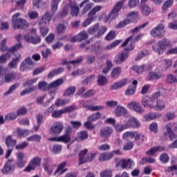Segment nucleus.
I'll return each mask as SVG.
<instances>
[{
	"instance_id": "obj_1",
	"label": "nucleus",
	"mask_w": 177,
	"mask_h": 177,
	"mask_svg": "<svg viewBox=\"0 0 177 177\" xmlns=\"http://www.w3.org/2000/svg\"><path fill=\"white\" fill-rule=\"evenodd\" d=\"M21 16V13L17 12L13 15L12 17V24L14 30L19 28H27L28 27V22L23 18H19Z\"/></svg>"
},
{
	"instance_id": "obj_2",
	"label": "nucleus",
	"mask_w": 177,
	"mask_h": 177,
	"mask_svg": "<svg viewBox=\"0 0 177 177\" xmlns=\"http://www.w3.org/2000/svg\"><path fill=\"white\" fill-rule=\"evenodd\" d=\"M52 20V17L48 14L46 13L43 17L39 21V27L40 30V34L42 37H45L49 32V28L46 26V24H49Z\"/></svg>"
},
{
	"instance_id": "obj_3",
	"label": "nucleus",
	"mask_w": 177,
	"mask_h": 177,
	"mask_svg": "<svg viewBox=\"0 0 177 177\" xmlns=\"http://www.w3.org/2000/svg\"><path fill=\"white\" fill-rule=\"evenodd\" d=\"M63 79H58L48 85V83L45 81L39 82L38 84V90L46 92V91H50V89H55L60 86L63 84Z\"/></svg>"
},
{
	"instance_id": "obj_4",
	"label": "nucleus",
	"mask_w": 177,
	"mask_h": 177,
	"mask_svg": "<svg viewBox=\"0 0 177 177\" xmlns=\"http://www.w3.org/2000/svg\"><path fill=\"white\" fill-rule=\"evenodd\" d=\"M171 42L167 39H163L160 41H158L157 44L153 46V50H154L158 55H162L167 48H169Z\"/></svg>"
},
{
	"instance_id": "obj_5",
	"label": "nucleus",
	"mask_w": 177,
	"mask_h": 177,
	"mask_svg": "<svg viewBox=\"0 0 177 177\" xmlns=\"http://www.w3.org/2000/svg\"><path fill=\"white\" fill-rule=\"evenodd\" d=\"M150 35L153 38H158V39L164 37V35H165V27L162 24L156 26L151 30Z\"/></svg>"
},
{
	"instance_id": "obj_6",
	"label": "nucleus",
	"mask_w": 177,
	"mask_h": 177,
	"mask_svg": "<svg viewBox=\"0 0 177 177\" xmlns=\"http://www.w3.org/2000/svg\"><path fill=\"white\" fill-rule=\"evenodd\" d=\"M123 5L124 1H119L118 3H116L110 14L106 17V21H109V20H115V19L118 17V12L121 10Z\"/></svg>"
},
{
	"instance_id": "obj_7",
	"label": "nucleus",
	"mask_w": 177,
	"mask_h": 177,
	"mask_svg": "<svg viewBox=\"0 0 177 177\" xmlns=\"http://www.w3.org/2000/svg\"><path fill=\"white\" fill-rule=\"evenodd\" d=\"M74 110H77V106L71 105L62 109L54 111L52 113V117L53 118H60L63 114H66V113H71V111H74Z\"/></svg>"
},
{
	"instance_id": "obj_8",
	"label": "nucleus",
	"mask_w": 177,
	"mask_h": 177,
	"mask_svg": "<svg viewBox=\"0 0 177 177\" xmlns=\"http://www.w3.org/2000/svg\"><path fill=\"white\" fill-rule=\"evenodd\" d=\"M88 45H89V41H86L80 44V48L81 49L86 48L85 50H90V52H95V53H99V52H102V50H103L102 46L97 43H95L90 46H88Z\"/></svg>"
},
{
	"instance_id": "obj_9",
	"label": "nucleus",
	"mask_w": 177,
	"mask_h": 177,
	"mask_svg": "<svg viewBox=\"0 0 177 177\" xmlns=\"http://www.w3.org/2000/svg\"><path fill=\"white\" fill-rule=\"evenodd\" d=\"M38 81L37 78L28 80L25 83H24V86H30V88H26L22 91L20 93L21 96H24V95H28L31 92L35 91V88L32 86L33 84H35Z\"/></svg>"
},
{
	"instance_id": "obj_10",
	"label": "nucleus",
	"mask_w": 177,
	"mask_h": 177,
	"mask_svg": "<svg viewBox=\"0 0 177 177\" xmlns=\"http://www.w3.org/2000/svg\"><path fill=\"white\" fill-rule=\"evenodd\" d=\"M41 158L38 156L33 158L30 160V164L24 169V172H30L31 171H34L37 167H39V165H41Z\"/></svg>"
},
{
	"instance_id": "obj_11",
	"label": "nucleus",
	"mask_w": 177,
	"mask_h": 177,
	"mask_svg": "<svg viewBox=\"0 0 177 177\" xmlns=\"http://www.w3.org/2000/svg\"><path fill=\"white\" fill-rule=\"evenodd\" d=\"M89 103H91L89 100L81 101L82 107L89 111H100L104 109V106H93L92 104H89Z\"/></svg>"
},
{
	"instance_id": "obj_12",
	"label": "nucleus",
	"mask_w": 177,
	"mask_h": 177,
	"mask_svg": "<svg viewBox=\"0 0 177 177\" xmlns=\"http://www.w3.org/2000/svg\"><path fill=\"white\" fill-rule=\"evenodd\" d=\"M12 160H8V162L4 165L1 169V172L3 174V175H9L15 172L16 167L15 165L12 164Z\"/></svg>"
},
{
	"instance_id": "obj_13",
	"label": "nucleus",
	"mask_w": 177,
	"mask_h": 177,
	"mask_svg": "<svg viewBox=\"0 0 177 177\" xmlns=\"http://www.w3.org/2000/svg\"><path fill=\"white\" fill-rule=\"evenodd\" d=\"M135 165V162L131 159H122L117 162L116 167H121L122 169H125L129 167V169H132V167Z\"/></svg>"
},
{
	"instance_id": "obj_14",
	"label": "nucleus",
	"mask_w": 177,
	"mask_h": 177,
	"mask_svg": "<svg viewBox=\"0 0 177 177\" xmlns=\"http://www.w3.org/2000/svg\"><path fill=\"white\" fill-rule=\"evenodd\" d=\"M64 128V126H63L62 122H56L51 126L50 133H51L53 135H59V133L63 132Z\"/></svg>"
},
{
	"instance_id": "obj_15",
	"label": "nucleus",
	"mask_w": 177,
	"mask_h": 177,
	"mask_svg": "<svg viewBox=\"0 0 177 177\" xmlns=\"http://www.w3.org/2000/svg\"><path fill=\"white\" fill-rule=\"evenodd\" d=\"M127 109L133 110L134 111H136V113H138V114H143L145 113V109L142 108L140 104L136 102H131L127 104Z\"/></svg>"
},
{
	"instance_id": "obj_16",
	"label": "nucleus",
	"mask_w": 177,
	"mask_h": 177,
	"mask_svg": "<svg viewBox=\"0 0 177 177\" xmlns=\"http://www.w3.org/2000/svg\"><path fill=\"white\" fill-rule=\"evenodd\" d=\"M141 103L143 107H147V109H149V110H153V109H156V105H154L153 100L148 96L143 97Z\"/></svg>"
},
{
	"instance_id": "obj_17",
	"label": "nucleus",
	"mask_w": 177,
	"mask_h": 177,
	"mask_svg": "<svg viewBox=\"0 0 177 177\" xmlns=\"http://www.w3.org/2000/svg\"><path fill=\"white\" fill-rule=\"evenodd\" d=\"M32 64H34L32 59H31V57H28L21 64L19 70H20V71H28V70H30V66H32Z\"/></svg>"
},
{
	"instance_id": "obj_18",
	"label": "nucleus",
	"mask_w": 177,
	"mask_h": 177,
	"mask_svg": "<svg viewBox=\"0 0 177 177\" xmlns=\"http://www.w3.org/2000/svg\"><path fill=\"white\" fill-rule=\"evenodd\" d=\"M128 53H121L115 57L113 63H115L118 66L121 65L122 63H124V62H125V60L128 59Z\"/></svg>"
},
{
	"instance_id": "obj_19",
	"label": "nucleus",
	"mask_w": 177,
	"mask_h": 177,
	"mask_svg": "<svg viewBox=\"0 0 177 177\" xmlns=\"http://www.w3.org/2000/svg\"><path fill=\"white\" fill-rule=\"evenodd\" d=\"M93 6V3H89V0L82 1L80 4V8H84L82 11V14L86 15V13H88V12H89V10L92 9Z\"/></svg>"
},
{
	"instance_id": "obj_20",
	"label": "nucleus",
	"mask_w": 177,
	"mask_h": 177,
	"mask_svg": "<svg viewBox=\"0 0 177 177\" xmlns=\"http://www.w3.org/2000/svg\"><path fill=\"white\" fill-rule=\"evenodd\" d=\"M114 113L116 117H121L122 115L128 117L129 115L128 110L122 106H118L114 111Z\"/></svg>"
},
{
	"instance_id": "obj_21",
	"label": "nucleus",
	"mask_w": 177,
	"mask_h": 177,
	"mask_svg": "<svg viewBox=\"0 0 177 177\" xmlns=\"http://www.w3.org/2000/svg\"><path fill=\"white\" fill-rule=\"evenodd\" d=\"M70 131H71V129L70 127H68L66 129V133L59 137H57V142H62L63 143H70V142L71 141V136L70 135V133H68Z\"/></svg>"
},
{
	"instance_id": "obj_22",
	"label": "nucleus",
	"mask_w": 177,
	"mask_h": 177,
	"mask_svg": "<svg viewBox=\"0 0 177 177\" xmlns=\"http://www.w3.org/2000/svg\"><path fill=\"white\" fill-rule=\"evenodd\" d=\"M127 128H135L136 129H138V128H140V122L138 120V119L135 118H130L129 120L127 122Z\"/></svg>"
},
{
	"instance_id": "obj_23",
	"label": "nucleus",
	"mask_w": 177,
	"mask_h": 177,
	"mask_svg": "<svg viewBox=\"0 0 177 177\" xmlns=\"http://www.w3.org/2000/svg\"><path fill=\"white\" fill-rule=\"evenodd\" d=\"M17 168H24L26 167V160H24V153L18 152L17 153Z\"/></svg>"
},
{
	"instance_id": "obj_24",
	"label": "nucleus",
	"mask_w": 177,
	"mask_h": 177,
	"mask_svg": "<svg viewBox=\"0 0 177 177\" xmlns=\"http://www.w3.org/2000/svg\"><path fill=\"white\" fill-rule=\"evenodd\" d=\"M68 5L71 9V15L75 17H77V16H78V13H80V8L77 5V3L70 0Z\"/></svg>"
},
{
	"instance_id": "obj_25",
	"label": "nucleus",
	"mask_w": 177,
	"mask_h": 177,
	"mask_svg": "<svg viewBox=\"0 0 177 177\" xmlns=\"http://www.w3.org/2000/svg\"><path fill=\"white\" fill-rule=\"evenodd\" d=\"M24 40L29 42V44L37 45V44H39L41 42V37L38 35L32 37L29 35H26L24 36Z\"/></svg>"
},
{
	"instance_id": "obj_26",
	"label": "nucleus",
	"mask_w": 177,
	"mask_h": 177,
	"mask_svg": "<svg viewBox=\"0 0 177 177\" xmlns=\"http://www.w3.org/2000/svg\"><path fill=\"white\" fill-rule=\"evenodd\" d=\"M131 69L133 70V71H136V73H137V74H142V73H143V71H147L149 70H151V66H150V65H141L140 66H133L131 67Z\"/></svg>"
},
{
	"instance_id": "obj_27",
	"label": "nucleus",
	"mask_w": 177,
	"mask_h": 177,
	"mask_svg": "<svg viewBox=\"0 0 177 177\" xmlns=\"http://www.w3.org/2000/svg\"><path fill=\"white\" fill-rule=\"evenodd\" d=\"M111 133H113V129L109 127L101 129L100 131V136H101V138H104V139L110 138L111 136Z\"/></svg>"
},
{
	"instance_id": "obj_28",
	"label": "nucleus",
	"mask_w": 177,
	"mask_h": 177,
	"mask_svg": "<svg viewBox=\"0 0 177 177\" xmlns=\"http://www.w3.org/2000/svg\"><path fill=\"white\" fill-rule=\"evenodd\" d=\"M165 128L167 130V133H165V136L169 135L170 140H174L176 139V135L172 132V123H169L165 126Z\"/></svg>"
},
{
	"instance_id": "obj_29",
	"label": "nucleus",
	"mask_w": 177,
	"mask_h": 177,
	"mask_svg": "<svg viewBox=\"0 0 177 177\" xmlns=\"http://www.w3.org/2000/svg\"><path fill=\"white\" fill-rule=\"evenodd\" d=\"M132 38H133V36H131L129 38L127 39V40L121 45L122 48H124V46H127L128 44L130 42V46L125 48L126 51L128 50H133L134 46L133 44H135V40H133Z\"/></svg>"
},
{
	"instance_id": "obj_30",
	"label": "nucleus",
	"mask_w": 177,
	"mask_h": 177,
	"mask_svg": "<svg viewBox=\"0 0 177 177\" xmlns=\"http://www.w3.org/2000/svg\"><path fill=\"white\" fill-rule=\"evenodd\" d=\"M140 9L142 15L145 17H147L151 13V8L147 4H140Z\"/></svg>"
},
{
	"instance_id": "obj_31",
	"label": "nucleus",
	"mask_w": 177,
	"mask_h": 177,
	"mask_svg": "<svg viewBox=\"0 0 177 177\" xmlns=\"http://www.w3.org/2000/svg\"><path fill=\"white\" fill-rule=\"evenodd\" d=\"M127 85V80L123 79L118 82L114 83L111 86V91H117V89H120L122 88V86H125Z\"/></svg>"
},
{
	"instance_id": "obj_32",
	"label": "nucleus",
	"mask_w": 177,
	"mask_h": 177,
	"mask_svg": "<svg viewBox=\"0 0 177 177\" xmlns=\"http://www.w3.org/2000/svg\"><path fill=\"white\" fill-rule=\"evenodd\" d=\"M165 148L164 147H154L146 152L147 156H154L157 151H164Z\"/></svg>"
},
{
	"instance_id": "obj_33",
	"label": "nucleus",
	"mask_w": 177,
	"mask_h": 177,
	"mask_svg": "<svg viewBox=\"0 0 177 177\" xmlns=\"http://www.w3.org/2000/svg\"><path fill=\"white\" fill-rule=\"evenodd\" d=\"M17 75L16 73L15 72H10V73H6L4 75V80L6 82H10L12 81H15L17 78Z\"/></svg>"
},
{
	"instance_id": "obj_34",
	"label": "nucleus",
	"mask_w": 177,
	"mask_h": 177,
	"mask_svg": "<svg viewBox=\"0 0 177 177\" xmlns=\"http://www.w3.org/2000/svg\"><path fill=\"white\" fill-rule=\"evenodd\" d=\"M20 59H21V55H18L17 57H12V60L8 64L9 68H16V67H17L19 62H20Z\"/></svg>"
},
{
	"instance_id": "obj_35",
	"label": "nucleus",
	"mask_w": 177,
	"mask_h": 177,
	"mask_svg": "<svg viewBox=\"0 0 177 177\" xmlns=\"http://www.w3.org/2000/svg\"><path fill=\"white\" fill-rule=\"evenodd\" d=\"M86 153H88V149H83L79 153V165L85 164V160L87 157Z\"/></svg>"
},
{
	"instance_id": "obj_36",
	"label": "nucleus",
	"mask_w": 177,
	"mask_h": 177,
	"mask_svg": "<svg viewBox=\"0 0 177 177\" xmlns=\"http://www.w3.org/2000/svg\"><path fill=\"white\" fill-rule=\"evenodd\" d=\"M114 158V154L111 152L102 153L99 157L100 161H107Z\"/></svg>"
},
{
	"instance_id": "obj_37",
	"label": "nucleus",
	"mask_w": 177,
	"mask_h": 177,
	"mask_svg": "<svg viewBox=\"0 0 177 177\" xmlns=\"http://www.w3.org/2000/svg\"><path fill=\"white\" fill-rule=\"evenodd\" d=\"M96 19V17L92 15L91 12L88 13V17L85 19V21L82 23L83 27H88L90 24H92L93 21Z\"/></svg>"
},
{
	"instance_id": "obj_38",
	"label": "nucleus",
	"mask_w": 177,
	"mask_h": 177,
	"mask_svg": "<svg viewBox=\"0 0 177 177\" xmlns=\"http://www.w3.org/2000/svg\"><path fill=\"white\" fill-rule=\"evenodd\" d=\"M160 117H161V113H150L145 115V118L147 121H151L153 120L160 118Z\"/></svg>"
},
{
	"instance_id": "obj_39",
	"label": "nucleus",
	"mask_w": 177,
	"mask_h": 177,
	"mask_svg": "<svg viewBox=\"0 0 177 177\" xmlns=\"http://www.w3.org/2000/svg\"><path fill=\"white\" fill-rule=\"evenodd\" d=\"M82 60V57H80V58L72 61H67L66 59H63L62 61V65L66 66V64H73V66H75V64H80V63H81Z\"/></svg>"
},
{
	"instance_id": "obj_40",
	"label": "nucleus",
	"mask_w": 177,
	"mask_h": 177,
	"mask_svg": "<svg viewBox=\"0 0 177 177\" xmlns=\"http://www.w3.org/2000/svg\"><path fill=\"white\" fill-rule=\"evenodd\" d=\"M63 71H64V68L62 67L54 69L48 73V78H53V77H55V75H59V74H61V73H63Z\"/></svg>"
},
{
	"instance_id": "obj_41",
	"label": "nucleus",
	"mask_w": 177,
	"mask_h": 177,
	"mask_svg": "<svg viewBox=\"0 0 177 177\" xmlns=\"http://www.w3.org/2000/svg\"><path fill=\"white\" fill-rule=\"evenodd\" d=\"M108 82L109 80H107L106 76H104L103 75H98L97 85H99V86H104Z\"/></svg>"
},
{
	"instance_id": "obj_42",
	"label": "nucleus",
	"mask_w": 177,
	"mask_h": 177,
	"mask_svg": "<svg viewBox=\"0 0 177 177\" xmlns=\"http://www.w3.org/2000/svg\"><path fill=\"white\" fill-rule=\"evenodd\" d=\"M155 107L158 111H162V110H165V102L162 100H157Z\"/></svg>"
},
{
	"instance_id": "obj_43",
	"label": "nucleus",
	"mask_w": 177,
	"mask_h": 177,
	"mask_svg": "<svg viewBox=\"0 0 177 177\" xmlns=\"http://www.w3.org/2000/svg\"><path fill=\"white\" fill-rule=\"evenodd\" d=\"M113 127L115 128L116 132H122V131H125V129H128V124L127 122L124 124L116 123Z\"/></svg>"
},
{
	"instance_id": "obj_44",
	"label": "nucleus",
	"mask_w": 177,
	"mask_h": 177,
	"mask_svg": "<svg viewBox=\"0 0 177 177\" xmlns=\"http://www.w3.org/2000/svg\"><path fill=\"white\" fill-rule=\"evenodd\" d=\"M66 162H62L57 167V169L55 170L54 175H57V174H59V175H62L63 174H64V172H66V169L63 170V168L64 167H66Z\"/></svg>"
},
{
	"instance_id": "obj_45",
	"label": "nucleus",
	"mask_w": 177,
	"mask_h": 177,
	"mask_svg": "<svg viewBox=\"0 0 177 177\" xmlns=\"http://www.w3.org/2000/svg\"><path fill=\"white\" fill-rule=\"evenodd\" d=\"M88 118V121H91L93 122L97 121V120H100V118H102V113L100 112L93 113L92 115H89Z\"/></svg>"
},
{
	"instance_id": "obj_46",
	"label": "nucleus",
	"mask_w": 177,
	"mask_h": 177,
	"mask_svg": "<svg viewBox=\"0 0 177 177\" xmlns=\"http://www.w3.org/2000/svg\"><path fill=\"white\" fill-rule=\"evenodd\" d=\"M19 49H23V44H21V43H18L12 47L8 48V51L10 52V53H15L17 52V50H19Z\"/></svg>"
},
{
	"instance_id": "obj_47",
	"label": "nucleus",
	"mask_w": 177,
	"mask_h": 177,
	"mask_svg": "<svg viewBox=\"0 0 177 177\" xmlns=\"http://www.w3.org/2000/svg\"><path fill=\"white\" fill-rule=\"evenodd\" d=\"M121 74V67H115L111 71V77L112 78H118Z\"/></svg>"
},
{
	"instance_id": "obj_48",
	"label": "nucleus",
	"mask_w": 177,
	"mask_h": 177,
	"mask_svg": "<svg viewBox=\"0 0 177 177\" xmlns=\"http://www.w3.org/2000/svg\"><path fill=\"white\" fill-rule=\"evenodd\" d=\"M75 86H71L64 91V96H73L75 93Z\"/></svg>"
},
{
	"instance_id": "obj_49",
	"label": "nucleus",
	"mask_w": 177,
	"mask_h": 177,
	"mask_svg": "<svg viewBox=\"0 0 177 177\" xmlns=\"http://www.w3.org/2000/svg\"><path fill=\"white\" fill-rule=\"evenodd\" d=\"M162 77V75L161 74L156 73L154 72H151L148 75V80L149 81H153V80H160V78H161Z\"/></svg>"
},
{
	"instance_id": "obj_50",
	"label": "nucleus",
	"mask_w": 177,
	"mask_h": 177,
	"mask_svg": "<svg viewBox=\"0 0 177 177\" xmlns=\"http://www.w3.org/2000/svg\"><path fill=\"white\" fill-rule=\"evenodd\" d=\"M121 43V40H115L111 44L108 45L106 47L102 48V50H110L111 49H113V48H115L117 45H120Z\"/></svg>"
},
{
	"instance_id": "obj_51",
	"label": "nucleus",
	"mask_w": 177,
	"mask_h": 177,
	"mask_svg": "<svg viewBox=\"0 0 177 177\" xmlns=\"http://www.w3.org/2000/svg\"><path fill=\"white\" fill-rule=\"evenodd\" d=\"M62 0H53L51 2V10L53 13H56L57 12V8L59 6V3Z\"/></svg>"
},
{
	"instance_id": "obj_52",
	"label": "nucleus",
	"mask_w": 177,
	"mask_h": 177,
	"mask_svg": "<svg viewBox=\"0 0 177 177\" xmlns=\"http://www.w3.org/2000/svg\"><path fill=\"white\" fill-rule=\"evenodd\" d=\"M41 139H42V137L38 134H35V135H33V136H31L27 138V140L28 142H41Z\"/></svg>"
},
{
	"instance_id": "obj_53",
	"label": "nucleus",
	"mask_w": 177,
	"mask_h": 177,
	"mask_svg": "<svg viewBox=\"0 0 177 177\" xmlns=\"http://www.w3.org/2000/svg\"><path fill=\"white\" fill-rule=\"evenodd\" d=\"M16 143H17V141L16 140H12V136H8L6 138V146H8V147L15 146V145H16Z\"/></svg>"
},
{
	"instance_id": "obj_54",
	"label": "nucleus",
	"mask_w": 177,
	"mask_h": 177,
	"mask_svg": "<svg viewBox=\"0 0 177 177\" xmlns=\"http://www.w3.org/2000/svg\"><path fill=\"white\" fill-rule=\"evenodd\" d=\"M133 138H134V140H139L141 139V142H145V138H146V136L143 133H138V131H134V136Z\"/></svg>"
},
{
	"instance_id": "obj_55",
	"label": "nucleus",
	"mask_w": 177,
	"mask_h": 177,
	"mask_svg": "<svg viewBox=\"0 0 177 177\" xmlns=\"http://www.w3.org/2000/svg\"><path fill=\"white\" fill-rule=\"evenodd\" d=\"M136 91V86L133 85H131L125 91V95L127 96H132L134 95L135 92Z\"/></svg>"
},
{
	"instance_id": "obj_56",
	"label": "nucleus",
	"mask_w": 177,
	"mask_h": 177,
	"mask_svg": "<svg viewBox=\"0 0 177 177\" xmlns=\"http://www.w3.org/2000/svg\"><path fill=\"white\" fill-rule=\"evenodd\" d=\"M67 23L64 24H59L57 27V31L59 34H63L64 31H66V29L67 28Z\"/></svg>"
},
{
	"instance_id": "obj_57",
	"label": "nucleus",
	"mask_w": 177,
	"mask_h": 177,
	"mask_svg": "<svg viewBox=\"0 0 177 177\" xmlns=\"http://www.w3.org/2000/svg\"><path fill=\"white\" fill-rule=\"evenodd\" d=\"M177 78L175 77V75L172 74L167 75L166 77V82L167 84H175L176 82Z\"/></svg>"
},
{
	"instance_id": "obj_58",
	"label": "nucleus",
	"mask_w": 177,
	"mask_h": 177,
	"mask_svg": "<svg viewBox=\"0 0 177 177\" xmlns=\"http://www.w3.org/2000/svg\"><path fill=\"white\" fill-rule=\"evenodd\" d=\"M19 86H20V83H15L14 84H12L9 89L5 93L4 95H10L13 91H16V89H17V88H19Z\"/></svg>"
},
{
	"instance_id": "obj_59",
	"label": "nucleus",
	"mask_w": 177,
	"mask_h": 177,
	"mask_svg": "<svg viewBox=\"0 0 177 177\" xmlns=\"http://www.w3.org/2000/svg\"><path fill=\"white\" fill-rule=\"evenodd\" d=\"M95 158H96V153H88L86 159H84V164L86 162H92Z\"/></svg>"
},
{
	"instance_id": "obj_60",
	"label": "nucleus",
	"mask_w": 177,
	"mask_h": 177,
	"mask_svg": "<svg viewBox=\"0 0 177 177\" xmlns=\"http://www.w3.org/2000/svg\"><path fill=\"white\" fill-rule=\"evenodd\" d=\"M132 21V20L127 19H124L122 21H120L117 26H116V28H122L124 27H125V26L128 25V24H131V22Z\"/></svg>"
},
{
	"instance_id": "obj_61",
	"label": "nucleus",
	"mask_w": 177,
	"mask_h": 177,
	"mask_svg": "<svg viewBox=\"0 0 177 177\" xmlns=\"http://www.w3.org/2000/svg\"><path fill=\"white\" fill-rule=\"evenodd\" d=\"M17 117H19V115H17V113L12 112L6 115L5 119L7 120L8 121H10V120H16Z\"/></svg>"
},
{
	"instance_id": "obj_62",
	"label": "nucleus",
	"mask_w": 177,
	"mask_h": 177,
	"mask_svg": "<svg viewBox=\"0 0 177 177\" xmlns=\"http://www.w3.org/2000/svg\"><path fill=\"white\" fill-rule=\"evenodd\" d=\"M77 138L80 139V140H86L88 138V132L85 131H82L77 133Z\"/></svg>"
},
{
	"instance_id": "obj_63",
	"label": "nucleus",
	"mask_w": 177,
	"mask_h": 177,
	"mask_svg": "<svg viewBox=\"0 0 177 177\" xmlns=\"http://www.w3.org/2000/svg\"><path fill=\"white\" fill-rule=\"evenodd\" d=\"M106 31H107V26H99L97 33V37L100 38V37H102V35H103L106 32Z\"/></svg>"
},
{
	"instance_id": "obj_64",
	"label": "nucleus",
	"mask_w": 177,
	"mask_h": 177,
	"mask_svg": "<svg viewBox=\"0 0 177 177\" xmlns=\"http://www.w3.org/2000/svg\"><path fill=\"white\" fill-rule=\"evenodd\" d=\"M77 38L79 39V42H81V41H84V39H86V38H88V33L85 31L80 32L77 35Z\"/></svg>"
}]
</instances>
